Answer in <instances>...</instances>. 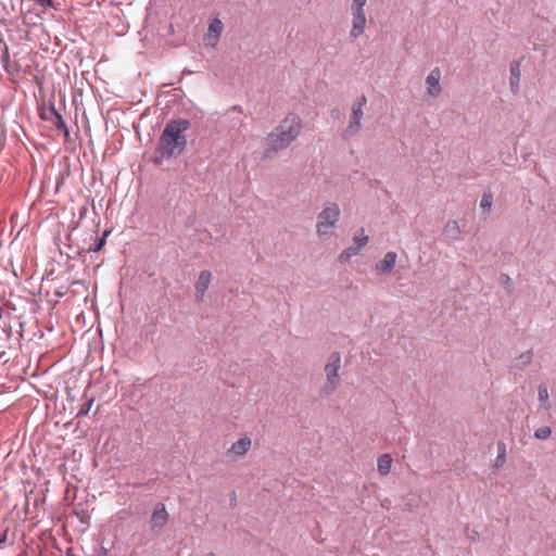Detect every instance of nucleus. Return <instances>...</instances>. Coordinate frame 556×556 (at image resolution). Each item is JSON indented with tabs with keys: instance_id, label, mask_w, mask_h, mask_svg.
I'll list each match as a JSON object with an SVG mask.
<instances>
[{
	"instance_id": "1",
	"label": "nucleus",
	"mask_w": 556,
	"mask_h": 556,
	"mask_svg": "<svg viewBox=\"0 0 556 556\" xmlns=\"http://www.w3.org/2000/svg\"><path fill=\"white\" fill-rule=\"evenodd\" d=\"M190 128V122L185 118L169 121L159 140L156 148L155 163L161 164L162 160H168L180 154L187 147V137L185 132Z\"/></svg>"
},
{
	"instance_id": "2",
	"label": "nucleus",
	"mask_w": 556,
	"mask_h": 556,
	"mask_svg": "<svg viewBox=\"0 0 556 556\" xmlns=\"http://www.w3.org/2000/svg\"><path fill=\"white\" fill-rule=\"evenodd\" d=\"M302 121L295 114H288L266 137L264 153L267 157L287 149L301 134Z\"/></svg>"
},
{
	"instance_id": "3",
	"label": "nucleus",
	"mask_w": 556,
	"mask_h": 556,
	"mask_svg": "<svg viewBox=\"0 0 556 556\" xmlns=\"http://www.w3.org/2000/svg\"><path fill=\"white\" fill-rule=\"evenodd\" d=\"M341 215L336 202H326L317 215L316 233L320 240H327L336 228Z\"/></svg>"
},
{
	"instance_id": "4",
	"label": "nucleus",
	"mask_w": 556,
	"mask_h": 556,
	"mask_svg": "<svg viewBox=\"0 0 556 556\" xmlns=\"http://www.w3.org/2000/svg\"><path fill=\"white\" fill-rule=\"evenodd\" d=\"M341 368V356L338 352H333L327 359L325 366L326 383L321 389V395H329L333 393L340 386L341 379L339 370Z\"/></svg>"
},
{
	"instance_id": "5",
	"label": "nucleus",
	"mask_w": 556,
	"mask_h": 556,
	"mask_svg": "<svg viewBox=\"0 0 556 556\" xmlns=\"http://www.w3.org/2000/svg\"><path fill=\"white\" fill-rule=\"evenodd\" d=\"M367 103L365 94L359 96L351 106L349 126L344 130L345 137L354 136L362 128V119L364 116V108Z\"/></svg>"
},
{
	"instance_id": "6",
	"label": "nucleus",
	"mask_w": 556,
	"mask_h": 556,
	"mask_svg": "<svg viewBox=\"0 0 556 556\" xmlns=\"http://www.w3.org/2000/svg\"><path fill=\"white\" fill-rule=\"evenodd\" d=\"M369 237L365 235L364 228H359L353 236V244L344 249L338 256L340 263H348L353 256L359 254V252L368 244Z\"/></svg>"
},
{
	"instance_id": "7",
	"label": "nucleus",
	"mask_w": 556,
	"mask_h": 556,
	"mask_svg": "<svg viewBox=\"0 0 556 556\" xmlns=\"http://www.w3.org/2000/svg\"><path fill=\"white\" fill-rule=\"evenodd\" d=\"M169 514L163 503H157L150 517L151 531L157 532L168 522Z\"/></svg>"
},
{
	"instance_id": "8",
	"label": "nucleus",
	"mask_w": 556,
	"mask_h": 556,
	"mask_svg": "<svg viewBox=\"0 0 556 556\" xmlns=\"http://www.w3.org/2000/svg\"><path fill=\"white\" fill-rule=\"evenodd\" d=\"M441 80V71L439 67H434L431 70V72L428 74L426 78V85H427V93L430 97L437 98L441 94L442 88L440 85Z\"/></svg>"
},
{
	"instance_id": "9",
	"label": "nucleus",
	"mask_w": 556,
	"mask_h": 556,
	"mask_svg": "<svg viewBox=\"0 0 556 556\" xmlns=\"http://www.w3.org/2000/svg\"><path fill=\"white\" fill-rule=\"evenodd\" d=\"M224 29L223 22L219 18H213L210 22L207 34L205 35V45L215 47Z\"/></svg>"
},
{
	"instance_id": "10",
	"label": "nucleus",
	"mask_w": 556,
	"mask_h": 556,
	"mask_svg": "<svg viewBox=\"0 0 556 556\" xmlns=\"http://www.w3.org/2000/svg\"><path fill=\"white\" fill-rule=\"evenodd\" d=\"M252 440L248 435L241 437L239 440L233 442L228 450V453L237 458L243 457L251 448Z\"/></svg>"
},
{
	"instance_id": "11",
	"label": "nucleus",
	"mask_w": 556,
	"mask_h": 556,
	"mask_svg": "<svg viewBox=\"0 0 556 556\" xmlns=\"http://www.w3.org/2000/svg\"><path fill=\"white\" fill-rule=\"evenodd\" d=\"M352 16V25L350 29V37L352 39L359 38L366 28L367 18L366 14H351Z\"/></svg>"
},
{
	"instance_id": "12",
	"label": "nucleus",
	"mask_w": 556,
	"mask_h": 556,
	"mask_svg": "<svg viewBox=\"0 0 556 556\" xmlns=\"http://www.w3.org/2000/svg\"><path fill=\"white\" fill-rule=\"evenodd\" d=\"M397 254L393 251L387 252L381 261H379L375 269L378 274L383 275L390 273L396 264Z\"/></svg>"
},
{
	"instance_id": "13",
	"label": "nucleus",
	"mask_w": 556,
	"mask_h": 556,
	"mask_svg": "<svg viewBox=\"0 0 556 556\" xmlns=\"http://www.w3.org/2000/svg\"><path fill=\"white\" fill-rule=\"evenodd\" d=\"M212 280V273L210 270H202L198 277L195 283V296L198 300H202L205 292L207 291Z\"/></svg>"
},
{
	"instance_id": "14",
	"label": "nucleus",
	"mask_w": 556,
	"mask_h": 556,
	"mask_svg": "<svg viewBox=\"0 0 556 556\" xmlns=\"http://www.w3.org/2000/svg\"><path fill=\"white\" fill-rule=\"evenodd\" d=\"M510 77H509V86L510 90L514 93H517L519 91V83L521 77V71H520V62L514 61L510 63L509 66Z\"/></svg>"
},
{
	"instance_id": "15",
	"label": "nucleus",
	"mask_w": 556,
	"mask_h": 556,
	"mask_svg": "<svg viewBox=\"0 0 556 556\" xmlns=\"http://www.w3.org/2000/svg\"><path fill=\"white\" fill-rule=\"evenodd\" d=\"M444 235L450 238L451 240H460L462 237V228L457 220H448L444 225Z\"/></svg>"
},
{
	"instance_id": "16",
	"label": "nucleus",
	"mask_w": 556,
	"mask_h": 556,
	"mask_svg": "<svg viewBox=\"0 0 556 556\" xmlns=\"http://www.w3.org/2000/svg\"><path fill=\"white\" fill-rule=\"evenodd\" d=\"M392 466V457L390 454H382L377 462L378 471L381 476H387Z\"/></svg>"
},
{
	"instance_id": "17",
	"label": "nucleus",
	"mask_w": 556,
	"mask_h": 556,
	"mask_svg": "<svg viewBox=\"0 0 556 556\" xmlns=\"http://www.w3.org/2000/svg\"><path fill=\"white\" fill-rule=\"evenodd\" d=\"M49 113H50V115L55 117V119H56V122H55L56 128L59 130L63 131L64 137L67 139L68 136H70V131H68L67 126L65 125L61 114L55 110V108L53 105L49 109Z\"/></svg>"
},
{
	"instance_id": "18",
	"label": "nucleus",
	"mask_w": 556,
	"mask_h": 556,
	"mask_svg": "<svg viewBox=\"0 0 556 556\" xmlns=\"http://www.w3.org/2000/svg\"><path fill=\"white\" fill-rule=\"evenodd\" d=\"M368 0H352L350 5L351 14H366L365 7Z\"/></svg>"
},
{
	"instance_id": "19",
	"label": "nucleus",
	"mask_w": 556,
	"mask_h": 556,
	"mask_svg": "<svg viewBox=\"0 0 556 556\" xmlns=\"http://www.w3.org/2000/svg\"><path fill=\"white\" fill-rule=\"evenodd\" d=\"M538 395L540 402L545 404V407L548 408V400H549V393L546 384H540L538 390Z\"/></svg>"
},
{
	"instance_id": "20",
	"label": "nucleus",
	"mask_w": 556,
	"mask_h": 556,
	"mask_svg": "<svg viewBox=\"0 0 556 556\" xmlns=\"http://www.w3.org/2000/svg\"><path fill=\"white\" fill-rule=\"evenodd\" d=\"M552 434V429L548 426L540 427L534 431V438L538 440H547Z\"/></svg>"
},
{
	"instance_id": "21",
	"label": "nucleus",
	"mask_w": 556,
	"mask_h": 556,
	"mask_svg": "<svg viewBox=\"0 0 556 556\" xmlns=\"http://www.w3.org/2000/svg\"><path fill=\"white\" fill-rule=\"evenodd\" d=\"M93 397H90L88 399L83 405L81 407L79 408L78 413H77V417H83V416H86L88 415V413L90 412L91 409V406L93 404Z\"/></svg>"
},
{
	"instance_id": "22",
	"label": "nucleus",
	"mask_w": 556,
	"mask_h": 556,
	"mask_svg": "<svg viewBox=\"0 0 556 556\" xmlns=\"http://www.w3.org/2000/svg\"><path fill=\"white\" fill-rule=\"evenodd\" d=\"M493 203V197L491 193H484L480 201V206L483 210H489L492 206Z\"/></svg>"
},
{
	"instance_id": "23",
	"label": "nucleus",
	"mask_w": 556,
	"mask_h": 556,
	"mask_svg": "<svg viewBox=\"0 0 556 556\" xmlns=\"http://www.w3.org/2000/svg\"><path fill=\"white\" fill-rule=\"evenodd\" d=\"M108 232H104V235L97 240V242L90 247V251L92 252H99L105 244V237H106Z\"/></svg>"
},
{
	"instance_id": "24",
	"label": "nucleus",
	"mask_w": 556,
	"mask_h": 556,
	"mask_svg": "<svg viewBox=\"0 0 556 556\" xmlns=\"http://www.w3.org/2000/svg\"><path fill=\"white\" fill-rule=\"evenodd\" d=\"M532 356H533L532 351H527V352L520 354L519 362L523 366L529 365L531 363V361H532Z\"/></svg>"
},
{
	"instance_id": "25",
	"label": "nucleus",
	"mask_w": 556,
	"mask_h": 556,
	"mask_svg": "<svg viewBox=\"0 0 556 556\" xmlns=\"http://www.w3.org/2000/svg\"><path fill=\"white\" fill-rule=\"evenodd\" d=\"M498 450H500V454L496 458V463L497 465L500 463H504L506 460V451H505V444L504 443H500L498 444Z\"/></svg>"
},
{
	"instance_id": "26",
	"label": "nucleus",
	"mask_w": 556,
	"mask_h": 556,
	"mask_svg": "<svg viewBox=\"0 0 556 556\" xmlns=\"http://www.w3.org/2000/svg\"><path fill=\"white\" fill-rule=\"evenodd\" d=\"M8 529L0 531V548H4L8 545Z\"/></svg>"
},
{
	"instance_id": "27",
	"label": "nucleus",
	"mask_w": 556,
	"mask_h": 556,
	"mask_svg": "<svg viewBox=\"0 0 556 556\" xmlns=\"http://www.w3.org/2000/svg\"><path fill=\"white\" fill-rule=\"evenodd\" d=\"M33 1L36 2L37 4H39L40 7H42L43 9L54 8L53 0H33Z\"/></svg>"
},
{
	"instance_id": "28",
	"label": "nucleus",
	"mask_w": 556,
	"mask_h": 556,
	"mask_svg": "<svg viewBox=\"0 0 556 556\" xmlns=\"http://www.w3.org/2000/svg\"><path fill=\"white\" fill-rule=\"evenodd\" d=\"M229 112H239V113H241V110L238 106H233Z\"/></svg>"
},
{
	"instance_id": "29",
	"label": "nucleus",
	"mask_w": 556,
	"mask_h": 556,
	"mask_svg": "<svg viewBox=\"0 0 556 556\" xmlns=\"http://www.w3.org/2000/svg\"><path fill=\"white\" fill-rule=\"evenodd\" d=\"M502 279L504 282H507L509 280V277L507 275H502Z\"/></svg>"
},
{
	"instance_id": "30",
	"label": "nucleus",
	"mask_w": 556,
	"mask_h": 556,
	"mask_svg": "<svg viewBox=\"0 0 556 556\" xmlns=\"http://www.w3.org/2000/svg\"><path fill=\"white\" fill-rule=\"evenodd\" d=\"M8 60H9V54H8V52H5V55L3 58V62L5 63Z\"/></svg>"
},
{
	"instance_id": "31",
	"label": "nucleus",
	"mask_w": 556,
	"mask_h": 556,
	"mask_svg": "<svg viewBox=\"0 0 556 556\" xmlns=\"http://www.w3.org/2000/svg\"><path fill=\"white\" fill-rule=\"evenodd\" d=\"M204 556H215L213 553H207Z\"/></svg>"
}]
</instances>
